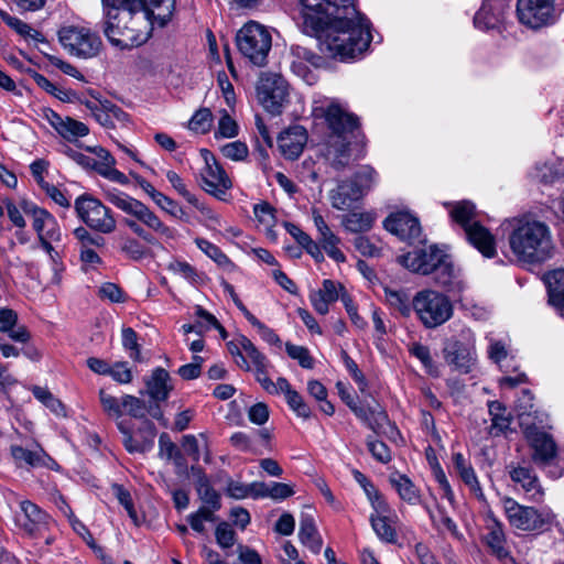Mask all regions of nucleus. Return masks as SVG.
Wrapping results in <instances>:
<instances>
[{"instance_id":"1","label":"nucleus","mask_w":564,"mask_h":564,"mask_svg":"<svg viewBox=\"0 0 564 564\" xmlns=\"http://www.w3.org/2000/svg\"><path fill=\"white\" fill-rule=\"evenodd\" d=\"M303 26L317 36L319 51L329 58L354 59L371 42L370 23L355 0H301Z\"/></svg>"},{"instance_id":"2","label":"nucleus","mask_w":564,"mask_h":564,"mask_svg":"<svg viewBox=\"0 0 564 564\" xmlns=\"http://www.w3.org/2000/svg\"><path fill=\"white\" fill-rule=\"evenodd\" d=\"M106 11L104 33L122 50L140 46L150 35L151 8L144 0H102Z\"/></svg>"},{"instance_id":"3","label":"nucleus","mask_w":564,"mask_h":564,"mask_svg":"<svg viewBox=\"0 0 564 564\" xmlns=\"http://www.w3.org/2000/svg\"><path fill=\"white\" fill-rule=\"evenodd\" d=\"M509 248L518 262L542 263L554 253L552 231L547 224L531 217L506 220Z\"/></svg>"},{"instance_id":"4","label":"nucleus","mask_w":564,"mask_h":564,"mask_svg":"<svg viewBox=\"0 0 564 564\" xmlns=\"http://www.w3.org/2000/svg\"><path fill=\"white\" fill-rule=\"evenodd\" d=\"M321 110L332 131L325 158L333 169L340 171L348 166L350 162L347 134L352 133L358 128V121L354 115L347 112L336 102H330Z\"/></svg>"},{"instance_id":"5","label":"nucleus","mask_w":564,"mask_h":564,"mask_svg":"<svg viewBox=\"0 0 564 564\" xmlns=\"http://www.w3.org/2000/svg\"><path fill=\"white\" fill-rule=\"evenodd\" d=\"M449 208L451 218L460 225L468 241L486 258H492L496 254V241L491 232L475 221V205L469 200L446 204Z\"/></svg>"},{"instance_id":"6","label":"nucleus","mask_w":564,"mask_h":564,"mask_svg":"<svg viewBox=\"0 0 564 564\" xmlns=\"http://www.w3.org/2000/svg\"><path fill=\"white\" fill-rule=\"evenodd\" d=\"M412 304L417 319L429 329L445 324L454 314L449 297L431 289L417 292L412 299Z\"/></svg>"},{"instance_id":"7","label":"nucleus","mask_w":564,"mask_h":564,"mask_svg":"<svg viewBox=\"0 0 564 564\" xmlns=\"http://www.w3.org/2000/svg\"><path fill=\"white\" fill-rule=\"evenodd\" d=\"M240 54L252 65L263 67L272 47L270 31L262 24L250 21L236 35Z\"/></svg>"},{"instance_id":"8","label":"nucleus","mask_w":564,"mask_h":564,"mask_svg":"<svg viewBox=\"0 0 564 564\" xmlns=\"http://www.w3.org/2000/svg\"><path fill=\"white\" fill-rule=\"evenodd\" d=\"M502 506L509 524L521 531L544 532L551 528L555 520V514L551 509L543 508L539 510L522 506L510 497L502 499Z\"/></svg>"},{"instance_id":"9","label":"nucleus","mask_w":564,"mask_h":564,"mask_svg":"<svg viewBox=\"0 0 564 564\" xmlns=\"http://www.w3.org/2000/svg\"><path fill=\"white\" fill-rule=\"evenodd\" d=\"M106 197L117 208L135 217L149 229L153 230L160 236L166 239L175 238V230L164 225L163 221L140 200L116 189L108 191Z\"/></svg>"},{"instance_id":"10","label":"nucleus","mask_w":564,"mask_h":564,"mask_svg":"<svg viewBox=\"0 0 564 564\" xmlns=\"http://www.w3.org/2000/svg\"><path fill=\"white\" fill-rule=\"evenodd\" d=\"M524 438L532 451L531 459L540 468L551 467L557 459V445L553 436L535 422L520 423Z\"/></svg>"},{"instance_id":"11","label":"nucleus","mask_w":564,"mask_h":564,"mask_svg":"<svg viewBox=\"0 0 564 564\" xmlns=\"http://www.w3.org/2000/svg\"><path fill=\"white\" fill-rule=\"evenodd\" d=\"M78 218L93 230L100 234H111L116 230L117 221L110 208L91 195L78 196L74 204Z\"/></svg>"},{"instance_id":"12","label":"nucleus","mask_w":564,"mask_h":564,"mask_svg":"<svg viewBox=\"0 0 564 564\" xmlns=\"http://www.w3.org/2000/svg\"><path fill=\"white\" fill-rule=\"evenodd\" d=\"M257 98L262 107L271 115H280L288 102L289 85L275 73H261L257 86Z\"/></svg>"},{"instance_id":"13","label":"nucleus","mask_w":564,"mask_h":564,"mask_svg":"<svg viewBox=\"0 0 564 564\" xmlns=\"http://www.w3.org/2000/svg\"><path fill=\"white\" fill-rule=\"evenodd\" d=\"M62 46L73 56L91 58L101 47L100 37L89 29L68 25L58 31Z\"/></svg>"},{"instance_id":"14","label":"nucleus","mask_w":564,"mask_h":564,"mask_svg":"<svg viewBox=\"0 0 564 564\" xmlns=\"http://www.w3.org/2000/svg\"><path fill=\"white\" fill-rule=\"evenodd\" d=\"M445 361L460 373H468L476 364L475 336L468 330L465 340L449 339L443 348Z\"/></svg>"},{"instance_id":"15","label":"nucleus","mask_w":564,"mask_h":564,"mask_svg":"<svg viewBox=\"0 0 564 564\" xmlns=\"http://www.w3.org/2000/svg\"><path fill=\"white\" fill-rule=\"evenodd\" d=\"M22 209L24 214L31 218L32 228L37 236L40 245L45 242H61V226L50 212L28 200H22Z\"/></svg>"},{"instance_id":"16","label":"nucleus","mask_w":564,"mask_h":564,"mask_svg":"<svg viewBox=\"0 0 564 564\" xmlns=\"http://www.w3.org/2000/svg\"><path fill=\"white\" fill-rule=\"evenodd\" d=\"M200 155L205 162V166L200 171L203 188L208 194L221 198L231 188V180L209 150L202 149Z\"/></svg>"},{"instance_id":"17","label":"nucleus","mask_w":564,"mask_h":564,"mask_svg":"<svg viewBox=\"0 0 564 564\" xmlns=\"http://www.w3.org/2000/svg\"><path fill=\"white\" fill-rule=\"evenodd\" d=\"M519 21L532 29H538L554 20V0H518Z\"/></svg>"},{"instance_id":"18","label":"nucleus","mask_w":564,"mask_h":564,"mask_svg":"<svg viewBox=\"0 0 564 564\" xmlns=\"http://www.w3.org/2000/svg\"><path fill=\"white\" fill-rule=\"evenodd\" d=\"M445 256L437 247L427 246L400 256L398 261L412 272L430 274L434 273Z\"/></svg>"},{"instance_id":"19","label":"nucleus","mask_w":564,"mask_h":564,"mask_svg":"<svg viewBox=\"0 0 564 564\" xmlns=\"http://www.w3.org/2000/svg\"><path fill=\"white\" fill-rule=\"evenodd\" d=\"M372 509L373 512L370 514L369 521L378 539L388 544L397 543L399 518L395 512L387 501L377 502Z\"/></svg>"},{"instance_id":"20","label":"nucleus","mask_w":564,"mask_h":564,"mask_svg":"<svg viewBox=\"0 0 564 564\" xmlns=\"http://www.w3.org/2000/svg\"><path fill=\"white\" fill-rule=\"evenodd\" d=\"M117 427L123 435L122 443L129 453H145L152 448L156 429L151 421L145 420L139 429V433L141 434L140 440L133 436L131 427L126 421L117 422Z\"/></svg>"},{"instance_id":"21","label":"nucleus","mask_w":564,"mask_h":564,"mask_svg":"<svg viewBox=\"0 0 564 564\" xmlns=\"http://www.w3.org/2000/svg\"><path fill=\"white\" fill-rule=\"evenodd\" d=\"M383 226L389 232L404 241L412 242L421 236L419 219L408 212H398L389 215Z\"/></svg>"},{"instance_id":"22","label":"nucleus","mask_w":564,"mask_h":564,"mask_svg":"<svg viewBox=\"0 0 564 564\" xmlns=\"http://www.w3.org/2000/svg\"><path fill=\"white\" fill-rule=\"evenodd\" d=\"M74 237L77 240L79 249V259L85 265L94 267L101 263V258L95 251V248L105 246V238L90 234L85 227L80 226L74 229Z\"/></svg>"},{"instance_id":"23","label":"nucleus","mask_w":564,"mask_h":564,"mask_svg":"<svg viewBox=\"0 0 564 564\" xmlns=\"http://www.w3.org/2000/svg\"><path fill=\"white\" fill-rule=\"evenodd\" d=\"M306 142L307 132L299 124L289 127L278 137L280 152L288 160H296L302 154Z\"/></svg>"},{"instance_id":"24","label":"nucleus","mask_w":564,"mask_h":564,"mask_svg":"<svg viewBox=\"0 0 564 564\" xmlns=\"http://www.w3.org/2000/svg\"><path fill=\"white\" fill-rule=\"evenodd\" d=\"M509 475L511 480L522 488L529 499L534 502L543 500L544 490L532 468L520 465H510Z\"/></svg>"},{"instance_id":"25","label":"nucleus","mask_w":564,"mask_h":564,"mask_svg":"<svg viewBox=\"0 0 564 564\" xmlns=\"http://www.w3.org/2000/svg\"><path fill=\"white\" fill-rule=\"evenodd\" d=\"M435 282L454 296L459 295L466 289L459 269H456L448 256H445L441 264L434 271Z\"/></svg>"},{"instance_id":"26","label":"nucleus","mask_w":564,"mask_h":564,"mask_svg":"<svg viewBox=\"0 0 564 564\" xmlns=\"http://www.w3.org/2000/svg\"><path fill=\"white\" fill-rule=\"evenodd\" d=\"M46 119L56 132L68 142H77L89 133V128L82 121L70 117H62L53 110L46 113Z\"/></svg>"},{"instance_id":"27","label":"nucleus","mask_w":564,"mask_h":564,"mask_svg":"<svg viewBox=\"0 0 564 564\" xmlns=\"http://www.w3.org/2000/svg\"><path fill=\"white\" fill-rule=\"evenodd\" d=\"M88 150L95 154V171L99 175L121 185L129 183L127 175L115 167L116 160L106 149L97 147L88 148Z\"/></svg>"},{"instance_id":"28","label":"nucleus","mask_w":564,"mask_h":564,"mask_svg":"<svg viewBox=\"0 0 564 564\" xmlns=\"http://www.w3.org/2000/svg\"><path fill=\"white\" fill-rule=\"evenodd\" d=\"M365 193L358 187L357 182L343 181L329 193L332 206L338 210L349 209Z\"/></svg>"},{"instance_id":"29","label":"nucleus","mask_w":564,"mask_h":564,"mask_svg":"<svg viewBox=\"0 0 564 564\" xmlns=\"http://www.w3.org/2000/svg\"><path fill=\"white\" fill-rule=\"evenodd\" d=\"M452 460L454 469L463 482L469 488L470 494L479 501H485V494L470 462L467 460L462 453L453 454Z\"/></svg>"},{"instance_id":"30","label":"nucleus","mask_w":564,"mask_h":564,"mask_svg":"<svg viewBox=\"0 0 564 564\" xmlns=\"http://www.w3.org/2000/svg\"><path fill=\"white\" fill-rule=\"evenodd\" d=\"M145 384L147 393L153 401L156 402L165 401L173 390V384L171 382L169 372L161 367L155 368L152 371V375L145 381Z\"/></svg>"},{"instance_id":"31","label":"nucleus","mask_w":564,"mask_h":564,"mask_svg":"<svg viewBox=\"0 0 564 564\" xmlns=\"http://www.w3.org/2000/svg\"><path fill=\"white\" fill-rule=\"evenodd\" d=\"M299 539L312 553L318 554L322 550V538L316 529L312 514L302 513L300 519Z\"/></svg>"},{"instance_id":"32","label":"nucleus","mask_w":564,"mask_h":564,"mask_svg":"<svg viewBox=\"0 0 564 564\" xmlns=\"http://www.w3.org/2000/svg\"><path fill=\"white\" fill-rule=\"evenodd\" d=\"M550 304L564 317V269H556L545 275Z\"/></svg>"},{"instance_id":"33","label":"nucleus","mask_w":564,"mask_h":564,"mask_svg":"<svg viewBox=\"0 0 564 564\" xmlns=\"http://www.w3.org/2000/svg\"><path fill=\"white\" fill-rule=\"evenodd\" d=\"M10 452L18 467L47 466V462H52L51 457L42 448L30 451L20 445H11Z\"/></svg>"},{"instance_id":"34","label":"nucleus","mask_w":564,"mask_h":564,"mask_svg":"<svg viewBox=\"0 0 564 564\" xmlns=\"http://www.w3.org/2000/svg\"><path fill=\"white\" fill-rule=\"evenodd\" d=\"M338 299L339 293L337 285L332 280H324L322 289L310 295L311 304L314 310L322 315L327 314L329 304L336 302Z\"/></svg>"},{"instance_id":"35","label":"nucleus","mask_w":564,"mask_h":564,"mask_svg":"<svg viewBox=\"0 0 564 564\" xmlns=\"http://www.w3.org/2000/svg\"><path fill=\"white\" fill-rule=\"evenodd\" d=\"M389 481L401 500L409 505H417L420 502V491L408 476L393 473L389 477Z\"/></svg>"},{"instance_id":"36","label":"nucleus","mask_w":564,"mask_h":564,"mask_svg":"<svg viewBox=\"0 0 564 564\" xmlns=\"http://www.w3.org/2000/svg\"><path fill=\"white\" fill-rule=\"evenodd\" d=\"M21 510L22 514L18 517V522L30 534H33L39 529V525L46 521L47 514L31 501H22Z\"/></svg>"},{"instance_id":"37","label":"nucleus","mask_w":564,"mask_h":564,"mask_svg":"<svg viewBox=\"0 0 564 564\" xmlns=\"http://www.w3.org/2000/svg\"><path fill=\"white\" fill-rule=\"evenodd\" d=\"M384 300L387 304L403 317H410L413 310L412 299L404 290H393L388 286L383 288Z\"/></svg>"},{"instance_id":"38","label":"nucleus","mask_w":564,"mask_h":564,"mask_svg":"<svg viewBox=\"0 0 564 564\" xmlns=\"http://www.w3.org/2000/svg\"><path fill=\"white\" fill-rule=\"evenodd\" d=\"M488 411L491 417V425L489 427V434L498 436L505 433L511 423V415L498 401H490L488 403Z\"/></svg>"},{"instance_id":"39","label":"nucleus","mask_w":564,"mask_h":564,"mask_svg":"<svg viewBox=\"0 0 564 564\" xmlns=\"http://www.w3.org/2000/svg\"><path fill=\"white\" fill-rule=\"evenodd\" d=\"M487 529L488 533L485 536L486 544L490 547L492 553L499 557H505L508 552L505 547L506 536L502 523L496 518H490L487 524Z\"/></svg>"},{"instance_id":"40","label":"nucleus","mask_w":564,"mask_h":564,"mask_svg":"<svg viewBox=\"0 0 564 564\" xmlns=\"http://www.w3.org/2000/svg\"><path fill=\"white\" fill-rule=\"evenodd\" d=\"M18 319L17 313L11 308H0V332L9 333V336L20 343L29 339V333L23 326H15Z\"/></svg>"},{"instance_id":"41","label":"nucleus","mask_w":564,"mask_h":564,"mask_svg":"<svg viewBox=\"0 0 564 564\" xmlns=\"http://www.w3.org/2000/svg\"><path fill=\"white\" fill-rule=\"evenodd\" d=\"M531 176L533 180L540 183L553 184L554 182L564 177V167L562 161L556 160L555 162L536 165Z\"/></svg>"},{"instance_id":"42","label":"nucleus","mask_w":564,"mask_h":564,"mask_svg":"<svg viewBox=\"0 0 564 564\" xmlns=\"http://www.w3.org/2000/svg\"><path fill=\"white\" fill-rule=\"evenodd\" d=\"M0 17L3 20V22L13 29L18 34L23 36L26 40H33L34 42H39L42 44H46V41L41 32L30 26L28 23L23 22L22 20L10 15L6 11H0Z\"/></svg>"},{"instance_id":"43","label":"nucleus","mask_w":564,"mask_h":564,"mask_svg":"<svg viewBox=\"0 0 564 564\" xmlns=\"http://www.w3.org/2000/svg\"><path fill=\"white\" fill-rule=\"evenodd\" d=\"M499 22L500 12L490 2H485L474 18L475 26L482 31L496 28Z\"/></svg>"},{"instance_id":"44","label":"nucleus","mask_w":564,"mask_h":564,"mask_svg":"<svg viewBox=\"0 0 564 564\" xmlns=\"http://www.w3.org/2000/svg\"><path fill=\"white\" fill-rule=\"evenodd\" d=\"M145 6L151 8V15L159 23L160 26H164L171 21L175 0H144Z\"/></svg>"},{"instance_id":"45","label":"nucleus","mask_w":564,"mask_h":564,"mask_svg":"<svg viewBox=\"0 0 564 564\" xmlns=\"http://www.w3.org/2000/svg\"><path fill=\"white\" fill-rule=\"evenodd\" d=\"M340 238L336 236L330 229L318 235V243L329 258L334 261L341 263L346 261L345 254L338 248Z\"/></svg>"},{"instance_id":"46","label":"nucleus","mask_w":564,"mask_h":564,"mask_svg":"<svg viewBox=\"0 0 564 564\" xmlns=\"http://www.w3.org/2000/svg\"><path fill=\"white\" fill-rule=\"evenodd\" d=\"M375 218L370 213H350L343 219L344 227L351 232H364L371 229Z\"/></svg>"},{"instance_id":"47","label":"nucleus","mask_w":564,"mask_h":564,"mask_svg":"<svg viewBox=\"0 0 564 564\" xmlns=\"http://www.w3.org/2000/svg\"><path fill=\"white\" fill-rule=\"evenodd\" d=\"M99 401L104 412L108 416L115 417L118 422L121 421L120 417L123 415L121 399L119 400L116 397L107 393L104 389H100Z\"/></svg>"},{"instance_id":"48","label":"nucleus","mask_w":564,"mask_h":564,"mask_svg":"<svg viewBox=\"0 0 564 564\" xmlns=\"http://www.w3.org/2000/svg\"><path fill=\"white\" fill-rule=\"evenodd\" d=\"M196 246L210 259H213L217 264L221 267H229L231 265V261L229 258L214 243L210 241L204 239V238H197L195 240Z\"/></svg>"},{"instance_id":"49","label":"nucleus","mask_w":564,"mask_h":564,"mask_svg":"<svg viewBox=\"0 0 564 564\" xmlns=\"http://www.w3.org/2000/svg\"><path fill=\"white\" fill-rule=\"evenodd\" d=\"M290 409L299 416L304 420H308L312 416V410L308 404L304 401L303 397L292 389L284 397Z\"/></svg>"},{"instance_id":"50","label":"nucleus","mask_w":564,"mask_h":564,"mask_svg":"<svg viewBox=\"0 0 564 564\" xmlns=\"http://www.w3.org/2000/svg\"><path fill=\"white\" fill-rule=\"evenodd\" d=\"M351 181L357 182L358 187H360L364 193H367L376 185L378 174L373 167L364 165L355 173Z\"/></svg>"},{"instance_id":"51","label":"nucleus","mask_w":564,"mask_h":564,"mask_svg":"<svg viewBox=\"0 0 564 564\" xmlns=\"http://www.w3.org/2000/svg\"><path fill=\"white\" fill-rule=\"evenodd\" d=\"M213 115L209 109H198L188 122V128L192 131L206 133L212 128Z\"/></svg>"},{"instance_id":"52","label":"nucleus","mask_w":564,"mask_h":564,"mask_svg":"<svg viewBox=\"0 0 564 564\" xmlns=\"http://www.w3.org/2000/svg\"><path fill=\"white\" fill-rule=\"evenodd\" d=\"M240 345L246 354L245 357L251 360L254 368L262 369L264 365H269L267 357L260 352L253 343L245 335H240Z\"/></svg>"},{"instance_id":"53","label":"nucleus","mask_w":564,"mask_h":564,"mask_svg":"<svg viewBox=\"0 0 564 564\" xmlns=\"http://www.w3.org/2000/svg\"><path fill=\"white\" fill-rule=\"evenodd\" d=\"M354 479L364 489L371 507L377 505V502H383L386 499L378 491L375 485L359 470H354L352 473Z\"/></svg>"},{"instance_id":"54","label":"nucleus","mask_w":564,"mask_h":564,"mask_svg":"<svg viewBox=\"0 0 564 564\" xmlns=\"http://www.w3.org/2000/svg\"><path fill=\"white\" fill-rule=\"evenodd\" d=\"M122 410L132 417L143 419L145 416L147 406L143 400L131 395L124 394L121 398Z\"/></svg>"},{"instance_id":"55","label":"nucleus","mask_w":564,"mask_h":564,"mask_svg":"<svg viewBox=\"0 0 564 564\" xmlns=\"http://www.w3.org/2000/svg\"><path fill=\"white\" fill-rule=\"evenodd\" d=\"M347 405L364 422H369L370 416H375L378 421H386L388 419L386 412L379 405L364 408L359 406L355 401H347Z\"/></svg>"},{"instance_id":"56","label":"nucleus","mask_w":564,"mask_h":564,"mask_svg":"<svg viewBox=\"0 0 564 564\" xmlns=\"http://www.w3.org/2000/svg\"><path fill=\"white\" fill-rule=\"evenodd\" d=\"M34 397L41 401L45 406L51 409L52 412H54L57 415H64L65 409L64 405L59 400L54 398V395L44 388L35 387L33 389Z\"/></svg>"},{"instance_id":"57","label":"nucleus","mask_w":564,"mask_h":564,"mask_svg":"<svg viewBox=\"0 0 564 564\" xmlns=\"http://www.w3.org/2000/svg\"><path fill=\"white\" fill-rule=\"evenodd\" d=\"M285 350L288 355L299 361L300 366L305 369H311L314 366L313 358L310 355V351L304 346H297L291 343L285 344Z\"/></svg>"},{"instance_id":"58","label":"nucleus","mask_w":564,"mask_h":564,"mask_svg":"<svg viewBox=\"0 0 564 564\" xmlns=\"http://www.w3.org/2000/svg\"><path fill=\"white\" fill-rule=\"evenodd\" d=\"M34 80L40 88L45 90L46 93L53 95L57 99L62 101H69V91L64 90L59 87H57L55 84H53L51 80H48L44 75H41L39 73H35Z\"/></svg>"},{"instance_id":"59","label":"nucleus","mask_w":564,"mask_h":564,"mask_svg":"<svg viewBox=\"0 0 564 564\" xmlns=\"http://www.w3.org/2000/svg\"><path fill=\"white\" fill-rule=\"evenodd\" d=\"M166 178L180 195H182L189 204L198 207L197 197L186 188V185L176 172L172 170L167 171Z\"/></svg>"},{"instance_id":"60","label":"nucleus","mask_w":564,"mask_h":564,"mask_svg":"<svg viewBox=\"0 0 564 564\" xmlns=\"http://www.w3.org/2000/svg\"><path fill=\"white\" fill-rule=\"evenodd\" d=\"M410 352L423 364L429 373L436 375V368L427 346L414 343L410 348Z\"/></svg>"},{"instance_id":"61","label":"nucleus","mask_w":564,"mask_h":564,"mask_svg":"<svg viewBox=\"0 0 564 564\" xmlns=\"http://www.w3.org/2000/svg\"><path fill=\"white\" fill-rule=\"evenodd\" d=\"M112 492L120 502V505L124 507L131 520L137 522L138 516L130 492L126 490L123 486L118 484L112 485Z\"/></svg>"},{"instance_id":"62","label":"nucleus","mask_w":564,"mask_h":564,"mask_svg":"<svg viewBox=\"0 0 564 564\" xmlns=\"http://www.w3.org/2000/svg\"><path fill=\"white\" fill-rule=\"evenodd\" d=\"M219 546L229 549L236 543V533L227 522H220L215 531Z\"/></svg>"},{"instance_id":"63","label":"nucleus","mask_w":564,"mask_h":564,"mask_svg":"<svg viewBox=\"0 0 564 564\" xmlns=\"http://www.w3.org/2000/svg\"><path fill=\"white\" fill-rule=\"evenodd\" d=\"M221 153L232 161H241L248 155V147L241 141H235L221 147Z\"/></svg>"},{"instance_id":"64","label":"nucleus","mask_w":564,"mask_h":564,"mask_svg":"<svg viewBox=\"0 0 564 564\" xmlns=\"http://www.w3.org/2000/svg\"><path fill=\"white\" fill-rule=\"evenodd\" d=\"M198 495L205 506H210L214 509H220V495L207 482H202L198 488Z\"/></svg>"}]
</instances>
